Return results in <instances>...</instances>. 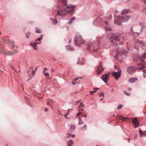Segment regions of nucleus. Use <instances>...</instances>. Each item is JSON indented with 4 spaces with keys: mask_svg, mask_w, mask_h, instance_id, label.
<instances>
[{
    "mask_svg": "<svg viewBox=\"0 0 146 146\" xmlns=\"http://www.w3.org/2000/svg\"><path fill=\"white\" fill-rule=\"evenodd\" d=\"M61 2L62 5L60 6V8L58 11L57 13V15L61 17H64L66 14L72 12L75 7L74 5H66V0H62Z\"/></svg>",
    "mask_w": 146,
    "mask_h": 146,
    "instance_id": "obj_1",
    "label": "nucleus"
},
{
    "mask_svg": "<svg viewBox=\"0 0 146 146\" xmlns=\"http://www.w3.org/2000/svg\"><path fill=\"white\" fill-rule=\"evenodd\" d=\"M123 40V36L122 35H119V33L111 34L110 41L112 46H116L119 43L122 44L123 42H120V41L122 42Z\"/></svg>",
    "mask_w": 146,
    "mask_h": 146,
    "instance_id": "obj_2",
    "label": "nucleus"
},
{
    "mask_svg": "<svg viewBox=\"0 0 146 146\" xmlns=\"http://www.w3.org/2000/svg\"><path fill=\"white\" fill-rule=\"evenodd\" d=\"M9 44L12 46V48L15 50V51L14 52H6L3 49V48H2V47L0 45V51H1L2 53L6 55L9 56L10 55L14 54L17 51V46L15 44L14 42L12 41H10L9 42Z\"/></svg>",
    "mask_w": 146,
    "mask_h": 146,
    "instance_id": "obj_3",
    "label": "nucleus"
},
{
    "mask_svg": "<svg viewBox=\"0 0 146 146\" xmlns=\"http://www.w3.org/2000/svg\"><path fill=\"white\" fill-rule=\"evenodd\" d=\"M85 40L80 35H76L74 38V43L77 46H82L85 43Z\"/></svg>",
    "mask_w": 146,
    "mask_h": 146,
    "instance_id": "obj_4",
    "label": "nucleus"
},
{
    "mask_svg": "<svg viewBox=\"0 0 146 146\" xmlns=\"http://www.w3.org/2000/svg\"><path fill=\"white\" fill-rule=\"evenodd\" d=\"M146 58V53H143L142 55L139 57V60L141 62H138V65L140 66V68H144L145 67L146 63L144 62L143 61Z\"/></svg>",
    "mask_w": 146,
    "mask_h": 146,
    "instance_id": "obj_5",
    "label": "nucleus"
},
{
    "mask_svg": "<svg viewBox=\"0 0 146 146\" xmlns=\"http://www.w3.org/2000/svg\"><path fill=\"white\" fill-rule=\"evenodd\" d=\"M98 43L99 42H97L96 43L89 42L87 48L91 52L96 51V50L95 49V47L97 46Z\"/></svg>",
    "mask_w": 146,
    "mask_h": 146,
    "instance_id": "obj_6",
    "label": "nucleus"
},
{
    "mask_svg": "<svg viewBox=\"0 0 146 146\" xmlns=\"http://www.w3.org/2000/svg\"><path fill=\"white\" fill-rule=\"evenodd\" d=\"M116 54L115 56V58L117 59V58L118 55H123L125 56L127 55V52L125 51L123 48H118L116 50Z\"/></svg>",
    "mask_w": 146,
    "mask_h": 146,
    "instance_id": "obj_7",
    "label": "nucleus"
},
{
    "mask_svg": "<svg viewBox=\"0 0 146 146\" xmlns=\"http://www.w3.org/2000/svg\"><path fill=\"white\" fill-rule=\"evenodd\" d=\"M115 20L114 23L115 24L117 25H121L122 24V21L121 17L115 15Z\"/></svg>",
    "mask_w": 146,
    "mask_h": 146,
    "instance_id": "obj_8",
    "label": "nucleus"
},
{
    "mask_svg": "<svg viewBox=\"0 0 146 146\" xmlns=\"http://www.w3.org/2000/svg\"><path fill=\"white\" fill-rule=\"evenodd\" d=\"M139 68H136L133 66H131L128 67L127 68V71L128 73L129 74L132 73L134 71L136 70L141 69Z\"/></svg>",
    "mask_w": 146,
    "mask_h": 146,
    "instance_id": "obj_9",
    "label": "nucleus"
},
{
    "mask_svg": "<svg viewBox=\"0 0 146 146\" xmlns=\"http://www.w3.org/2000/svg\"><path fill=\"white\" fill-rule=\"evenodd\" d=\"M121 69H119L118 71L117 72H113L111 73L112 76L114 77L115 79L117 80L120 77L121 75Z\"/></svg>",
    "mask_w": 146,
    "mask_h": 146,
    "instance_id": "obj_10",
    "label": "nucleus"
},
{
    "mask_svg": "<svg viewBox=\"0 0 146 146\" xmlns=\"http://www.w3.org/2000/svg\"><path fill=\"white\" fill-rule=\"evenodd\" d=\"M27 73L29 75V77L28 78V80L32 79L35 76V72L34 71L32 70L31 69L28 70Z\"/></svg>",
    "mask_w": 146,
    "mask_h": 146,
    "instance_id": "obj_11",
    "label": "nucleus"
},
{
    "mask_svg": "<svg viewBox=\"0 0 146 146\" xmlns=\"http://www.w3.org/2000/svg\"><path fill=\"white\" fill-rule=\"evenodd\" d=\"M109 76L108 74H105L101 77L103 81L106 83H107L108 81V79Z\"/></svg>",
    "mask_w": 146,
    "mask_h": 146,
    "instance_id": "obj_12",
    "label": "nucleus"
},
{
    "mask_svg": "<svg viewBox=\"0 0 146 146\" xmlns=\"http://www.w3.org/2000/svg\"><path fill=\"white\" fill-rule=\"evenodd\" d=\"M39 43V42H31L29 43V45L33 47L34 50H37L38 49V47L36 45Z\"/></svg>",
    "mask_w": 146,
    "mask_h": 146,
    "instance_id": "obj_13",
    "label": "nucleus"
},
{
    "mask_svg": "<svg viewBox=\"0 0 146 146\" xmlns=\"http://www.w3.org/2000/svg\"><path fill=\"white\" fill-rule=\"evenodd\" d=\"M104 70V69L103 68L102 65V62H100L99 66L97 67V74H99Z\"/></svg>",
    "mask_w": 146,
    "mask_h": 146,
    "instance_id": "obj_14",
    "label": "nucleus"
},
{
    "mask_svg": "<svg viewBox=\"0 0 146 146\" xmlns=\"http://www.w3.org/2000/svg\"><path fill=\"white\" fill-rule=\"evenodd\" d=\"M132 123L134 124V126L136 128L139 125V123L137 118L136 117L132 119Z\"/></svg>",
    "mask_w": 146,
    "mask_h": 146,
    "instance_id": "obj_15",
    "label": "nucleus"
},
{
    "mask_svg": "<svg viewBox=\"0 0 146 146\" xmlns=\"http://www.w3.org/2000/svg\"><path fill=\"white\" fill-rule=\"evenodd\" d=\"M122 21L123 22H125L127 21L130 18V16L129 15H124L121 17Z\"/></svg>",
    "mask_w": 146,
    "mask_h": 146,
    "instance_id": "obj_16",
    "label": "nucleus"
},
{
    "mask_svg": "<svg viewBox=\"0 0 146 146\" xmlns=\"http://www.w3.org/2000/svg\"><path fill=\"white\" fill-rule=\"evenodd\" d=\"M139 26L140 27V33H141L143 31L144 29L146 28V26L144 23H140L139 24Z\"/></svg>",
    "mask_w": 146,
    "mask_h": 146,
    "instance_id": "obj_17",
    "label": "nucleus"
},
{
    "mask_svg": "<svg viewBox=\"0 0 146 146\" xmlns=\"http://www.w3.org/2000/svg\"><path fill=\"white\" fill-rule=\"evenodd\" d=\"M130 12L129 9H125L122 11L121 12V15H125L129 13Z\"/></svg>",
    "mask_w": 146,
    "mask_h": 146,
    "instance_id": "obj_18",
    "label": "nucleus"
},
{
    "mask_svg": "<svg viewBox=\"0 0 146 146\" xmlns=\"http://www.w3.org/2000/svg\"><path fill=\"white\" fill-rule=\"evenodd\" d=\"M54 101L52 99H49L47 102V105L50 106L52 107Z\"/></svg>",
    "mask_w": 146,
    "mask_h": 146,
    "instance_id": "obj_19",
    "label": "nucleus"
},
{
    "mask_svg": "<svg viewBox=\"0 0 146 146\" xmlns=\"http://www.w3.org/2000/svg\"><path fill=\"white\" fill-rule=\"evenodd\" d=\"M137 78H133V77H131L129 79V82L131 83H134L136 81H137Z\"/></svg>",
    "mask_w": 146,
    "mask_h": 146,
    "instance_id": "obj_20",
    "label": "nucleus"
},
{
    "mask_svg": "<svg viewBox=\"0 0 146 146\" xmlns=\"http://www.w3.org/2000/svg\"><path fill=\"white\" fill-rule=\"evenodd\" d=\"M66 48L68 50L73 51L74 50V48L70 45L66 46Z\"/></svg>",
    "mask_w": 146,
    "mask_h": 146,
    "instance_id": "obj_21",
    "label": "nucleus"
},
{
    "mask_svg": "<svg viewBox=\"0 0 146 146\" xmlns=\"http://www.w3.org/2000/svg\"><path fill=\"white\" fill-rule=\"evenodd\" d=\"M82 61H80V60L79 59L77 62L78 64H79L81 65L83 64L84 63V60L83 59H82Z\"/></svg>",
    "mask_w": 146,
    "mask_h": 146,
    "instance_id": "obj_22",
    "label": "nucleus"
},
{
    "mask_svg": "<svg viewBox=\"0 0 146 146\" xmlns=\"http://www.w3.org/2000/svg\"><path fill=\"white\" fill-rule=\"evenodd\" d=\"M145 68V67L144 68H142L141 69H141V70L143 72V75L144 77V78H146V70H143V69H144Z\"/></svg>",
    "mask_w": 146,
    "mask_h": 146,
    "instance_id": "obj_23",
    "label": "nucleus"
},
{
    "mask_svg": "<svg viewBox=\"0 0 146 146\" xmlns=\"http://www.w3.org/2000/svg\"><path fill=\"white\" fill-rule=\"evenodd\" d=\"M73 142V141L71 140H70L67 143L68 146H72Z\"/></svg>",
    "mask_w": 146,
    "mask_h": 146,
    "instance_id": "obj_24",
    "label": "nucleus"
},
{
    "mask_svg": "<svg viewBox=\"0 0 146 146\" xmlns=\"http://www.w3.org/2000/svg\"><path fill=\"white\" fill-rule=\"evenodd\" d=\"M75 18L74 17H73L71 19H70V21L68 22V23L69 24H71L75 20Z\"/></svg>",
    "mask_w": 146,
    "mask_h": 146,
    "instance_id": "obj_25",
    "label": "nucleus"
},
{
    "mask_svg": "<svg viewBox=\"0 0 146 146\" xmlns=\"http://www.w3.org/2000/svg\"><path fill=\"white\" fill-rule=\"evenodd\" d=\"M135 42L137 44H138L139 45L143 44L144 43V42L143 41H139V40L136 41Z\"/></svg>",
    "mask_w": 146,
    "mask_h": 146,
    "instance_id": "obj_26",
    "label": "nucleus"
},
{
    "mask_svg": "<svg viewBox=\"0 0 146 146\" xmlns=\"http://www.w3.org/2000/svg\"><path fill=\"white\" fill-rule=\"evenodd\" d=\"M58 21L56 18H55L52 22V24L53 25H56L57 24Z\"/></svg>",
    "mask_w": 146,
    "mask_h": 146,
    "instance_id": "obj_27",
    "label": "nucleus"
},
{
    "mask_svg": "<svg viewBox=\"0 0 146 146\" xmlns=\"http://www.w3.org/2000/svg\"><path fill=\"white\" fill-rule=\"evenodd\" d=\"M79 123H78V125H80L81 124H83L84 123V122L82 120V119L80 118H79Z\"/></svg>",
    "mask_w": 146,
    "mask_h": 146,
    "instance_id": "obj_28",
    "label": "nucleus"
},
{
    "mask_svg": "<svg viewBox=\"0 0 146 146\" xmlns=\"http://www.w3.org/2000/svg\"><path fill=\"white\" fill-rule=\"evenodd\" d=\"M78 79H79V78H76L74 80V81L72 82V84L73 85H75L77 83V80Z\"/></svg>",
    "mask_w": 146,
    "mask_h": 146,
    "instance_id": "obj_29",
    "label": "nucleus"
},
{
    "mask_svg": "<svg viewBox=\"0 0 146 146\" xmlns=\"http://www.w3.org/2000/svg\"><path fill=\"white\" fill-rule=\"evenodd\" d=\"M100 89L98 88H95L93 89V91H91L90 93H94L96 92L97 90H99Z\"/></svg>",
    "mask_w": 146,
    "mask_h": 146,
    "instance_id": "obj_30",
    "label": "nucleus"
},
{
    "mask_svg": "<svg viewBox=\"0 0 146 146\" xmlns=\"http://www.w3.org/2000/svg\"><path fill=\"white\" fill-rule=\"evenodd\" d=\"M105 30L106 31H110L111 30V29L109 27H105Z\"/></svg>",
    "mask_w": 146,
    "mask_h": 146,
    "instance_id": "obj_31",
    "label": "nucleus"
},
{
    "mask_svg": "<svg viewBox=\"0 0 146 146\" xmlns=\"http://www.w3.org/2000/svg\"><path fill=\"white\" fill-rule=\"evenodd\" d=\"M81 129L82 130H84L86 129V125H84L83 127H82Z\"/></svg>",
    "mask_w": 146,
    "mask_h": 146,
    "instance_id": "obj_32",
    "label": "nucleus"
},
{
    "mask_svg": "<svg viewBox=\"0 0 146 146\" xmlns=\"http://www.w3.org/2000/svg\"><path fill=\"white\" fill-rule=\"evenodd\" d=\"M72 111V109H69L68 110V111L66 112V113L68 115L69 113H71Z\"/></svg>",
    "mask_w": 146,
    "mask_h": 146,
    "instance_id": "obj_33",
    "label": "nucleus"
},
{
    "mask_svg": "<svg viewBox=\"0 0 146 146\" xmlns=\"http://www.w3.org/2000/svg\"><path fill=\"white\" fill-rule=\"evenodd\" d=\"M139 133H140L141 134L140 135V137H141L142 136H145V135H144L143 134V133L142 132V131L141 130H139Z\"/></svg>",
    "mask_w": 146,
    "mask_h": 146,
    "instance_id": "obj_34",
    "label": "nucleus"
},
{
    "mask_svg": "<svg viewBox=\"0 0 146 146\" xmlns=\"http://www.w3.org/2000/svg\"><path fill=\"white\" fill-rule=\"evenodd\" d=\"M75 129V125H71L70 127V129L74 130Z\"/></svg>",
    "mask_w": 146,
    "mask_h": 146,
    "instance_id": "obj_35",
    "label": "nucleus"
},
{
    "mask_svg": "<svg viewBox=\"0 0 146 146\" xmlns=\"http://www.w3.org/2000/svg\"><path fill=\"white\" fill-rule=\"evenodd\" d=\"M71 137V134L68 133L66 135V137L67 138H70Z\"/></svg>",
    "mask_w": 146,
    "mask_h": 146,
    "instance_id": "obj_36",
    "label": "nucleus"
},
{
    "mask_svg": "<svg viewBox=\"0 0 146 146\" xmlns=\"http://www.w3.org/2000/svg\"><path fill=\"white\" fill-rule=\"evenodd\" d=\"M10 66L11 68L13 70H14L15 71H16V70L14 68V66L13 65V64H10L9 65Z\"/></svg>",
    "mask_w": 146,
    "mask_h": 146,
    "instance_id": "obj_37",
    "label": "nucleus"
},
{
    "mask_svg": "<svg viewBox=\"0 0 146 146\" xmlns=\"http://www.w3.org/2000/svg\"><path fill=\"white\" fill-rule=\"evenodd\" d=\"M122 107L123 105H122L120 104L118 106L117 108L118 109H120L122 108Z\"/></svg>",
    "mask_w": 146,
    "mask_h": 146,
    "instance_id": "obj_38",
    "label": "nucleus"
},
{
    "mask_svg": "<svg viewBox=\"0 0 146 146\" xmlns=\"http://www.w3.org/2000/svg\"><path fill=\"white\" fill-rule=\"evenodd\" d=\"M43 74L45 76H47L49 75V74L48 73H46L45 72H43Z\"/></svg>",
    "mask_w": 146,
    "mask_h": 146,
    "instance_id": "obj_39",
    "label": "nucleus"
},
{
    "mask_svg": "<svg viewBox=\"0 0 146 146\" xmlns=\"http://www.w3.org/2000/svg\"><path fill=\"white\" fill-rule=\"evenodd\" d=\"M42 35H41V38H37V39L36 40H35V41H40V40L42 39Z\"/></svg>",
    "mask_w": 146,
    "mask_h": 146,
    "instance_id": "obj_40",
    "label": "nucleus"
},
{
    "mask_svg": "<svg viewBox=\"0 0 146 146\" xmlns=\"http://www.w3.org/2000/svg\"><path fill=\"white\" fill-rule=\"evenodd\" d=\"M123 92L124 94H126V95L127 96H130V93H127L125 91H123Z\"/></svg>",
    "mask_w": 146,
    "mask_h": 146,
    "instance_id": "obj_41",
    "label": "nucleus"
},
{
    "mask_svg": "<svg viewBox=\"0 0 146 146\" xmlns=\"http://www.w3.org/2000/svg\"><path fill=\"white\" fill-rule=\"evenodd\" d=\"M84 105L81 102L79 106V108H82L84 106Z\"/></svg>",
    "mask_w": 146,
    "mask_h": 146,
    "instance_id": "obj_42",
    "label": "nucleus"
},
{
    "mask_svg": "<svg viewBox=\"0 0 146 146\" xmlns=\"http://www.w3.org/2000/svg\"><path fill=\"white\" fill-rule=\"evenodd\" d=\"M117 117H119L120 119H122L123 118V116L122 115H120L117 116Z\"/></svg>",
    "mask_w": 146,
    "mask_h": 146,
    "instance_id": "obj_43",
    "label": "nucleus"
},
{
    "mask_svg": "<svg viewBox=\"0 0 146 146\" xmlns=\"http://www.w3.org/2000/svg\"><path fill=\"white\" fill-rule=\"evenodd\" d=\"M68 115L66 113L64 115V116L65 117V118L67 119H68L69 118V117H67V115Z\"/></svg>",
    "mask_w": 146,
    "mask_h": 146,
    "instance_id": "obj_44",
    "label": "nucleus"
},
{
    "mask_svg": "<svg viewBox=\"0 0 146 146\" xmlns=\"http://www.w3.org/2000/svg\"><path fill=\"white\" fill-rule=\"evenodd\" d=\"M81 114H82V113L81 112H79L77 114V117H78V116L79 115H81Z\"/></svg>",
    "mask_w": 146,
    "mask_h": 146,
    "instance_id": "obj_45",
    "label": "nucleus"
},
{
    "mask_svg": "<svg viewBox=\"0 0 146 146\" xmlns=\"http://www.w3.org/2000/svg\"><path fill=\"white\" fill-rule=\"evenodd\" d=\"M47 68H44V70H43V72H46V71H47Z\"/></svg>",
    "mask_w": 146,
    "mask_h": 146,
    "instance_id": "obj_46",
    "label": "nucleus"
},
{
    "mask_svg": "<svg viewBox=\"0 0 146 146\" xmlns=\"http://www.w3.org/2000/svg\"><path fill=\"white\" fill-rule=\"evenodd\" d=\"M36 32L38 33H40L41 32V31L39 29H38L36 30Z\"/></svg>",
    "mask_w": 146,
    "mask_h": 146,
    "instance_id": "obj_47",
    "label": "nucleus"
},
{
    "mask_svg": "<svg viewBox=\"0 0 146 146\" xmlns=\"http://www.w3.org/2000/svg\"><path fill=\"white\" fill-rule=\"evenodd\" d=\"M102 96L103 97H104V92H102L101 93V94L100 95V96Z\"/></svg>",
    "mask_w": 146,
    "mask_h": 146,
    "instance_id": "obj_48",
    "label": "nucleus"
},
{
    "mask_svg": "<svg viewBox=\"0 0 146 146\" xmlns=\"http://www.w3.org/2000/svg\"><path fill=\"white\" fill-rule=\"evenodd\" d=\"M112 18V15H110L108 17V19L109 20L111 19Z\"/></svg>",
    "mask_w": 146,
    "mask_h": 146,
    "instance_id": "obj_49",
    "label": "nucleus"
},
{
    "mask_svg": "<svg viewBox=\"0 0 146 146\" xmlns=\"http://www.w3.org/2000/svg\"><path fill=\"white\" fill-rule=\"evenodd\" d=\"M123 121H125L126 120V118L123 117L122 119Z\"/></svg>",
    "mask_w": 146,
    "mask_h": 146,
    "instance_id": "obj_50",
    "label": "nucleus"
},
{
    "mask_svg": "<svg viewBox=\"0 0 146 146\" xmlns=\"http://www.w3.org/2000/svg\"><path fill=\"white\" fill-rule=\"evenodd\" d=\"M105 23L106 24V26H108V22H107V21H105Z\"/></svg>",
    "mask_w": 146,
    "mask_h": 146,
    "instance_id": "obj_51",
    "label": "nucleus"
},
{
    "mask_svg": "<svg viewBox=\"0 0 146 146\" xmlns=\"http://www.w3.org/2000/svg\"><path fill=\"white\" fill-rule=\"evenodd\" d=\"M144 3L146 4V0H141Z\"/></svg>",
    "mask_w": 146,
    "mask_h": 146,
    "instance_id": "obj_52",
    "label": "nucleus"
},
{
    "mask_svg": "<svg viewBox=\"0 0 146 146\" xmlns=\"http://www.w3.org/2000/svg\"><path fill=\"white\" fill-rule=\"evenodd\" d=\"M44 110L46 112L48 111V108H46L44 109Z\"/></svg>",
    "mask_w": 146,
    "mask_h": 146,
    "instance_id": "obj_53",
    "label": "nucleus"
},
{
    "mask_svg": "<svg viewBox=\"0 0 146 146\" xmlns=\"http://www.w3.org/2000/svg\"><path fill=\"white\" fill-rule=\"evenodd\" d=\"M75 135H73H73H71V137H73H73H75Z\"/></svg>",
    "mask_w": 146,
    "mask_h": 146,
    "instance_id": "obj_54",
    "label": "nucleus"
},
{
    "mask_svg": "<svg viewBox=\"0 0 146 146\" xmlns=\"http://www.w3.org/2000/svg\"><path fill=\"white\" fill-rule=\"evenodd\" d=\"M50 19L51 20V21H52V22L53 20V19L52 18H50Z\"/></svg>",
    "mask_w": 146,
    "mask_h": 146,
    "instance_id": "obj_55",
    "label": "nucleus"
},
{
    "mask_svg": "<svg viewBox=\"0 0 146 146\" xmlns=\"http://www.w3.org/2000/svg\"><path fill=\"white\" fill-rule=\"evenodd\" d=\"M103 98H104V97L103 98H101L100 99V100H101V101H102V100L103 99Z\"/></svg>",
    "mask_w": 146,
    "mask_h": 146,
    "instance_id": "obj_56",
    "label": "nucleus"
},
{
    "mask_svg": "<svg viewBox=\"0 0 146 146\" xmlns=\"http://www.w3.org/2000/svg\"><path fill=\"white\" fill-rule=\"evenodd\" d=\"M130 119V118L129 117H127L126 118V120L128 119Z\"/></svg>",
    "mask_w": 146,
    "mask_h": 146,
    "instance_id": "obj_57",
    "label": "nucleus"
},
{
    "mask_svg": "<svg viewBox=\"0 0 146 146\" xmlns=\"http://www.w3.org/2000/svg\"><path fill=\"white\" fill-rule=\"evenodd\" d=\"M26 37L27 38H29V36H28V35H26Z\"/></svg>",
    "mask_w": 146,
    "mask_h": 146,
    "instance_id": "obj_58",
    "label": "nucleus"
},
{
    "mask_svg": "<svg viewBox=\"0 0 146 146\" xmlns=\"http://www.w3.org/2000/svg\"><path fill=\"white\" fill-rule=\"evenodd\" d=\"M78 78H79V79H80V78H81H81H83V77H78Z\"/></svg>",
    "mask_w": 146,
    "mask_h": 146,
    "instance_id": "obj_59",
    "label": "nucleus"
},
{
    "mask_svg": "<svg viewBox=\"0 0 146 146\" xmlns=\"http://www.w3.org/2000/svg\"><path fill=\"white\" fill-rule=\"evenodd\" d=\"M71 42V40H70L69 41V42H68V43H70Z\"/></svg>",
    "mask_w": 146,
    "mask_h": 146,
    "instance_id": "obj_60",
    "label": "nucleus"
},
{
    "mask_svg": "<svg viewBox=\"0 0 146 146\" xmlns=\"http://www.w3.org/2000/svg\"><path fill=\"white\" fill-rule=\"evenodd\" d=\"M87 116V115H84V117H86Z\"/></svg>",
    "mask_w": 146,
    "mask_h": 146,
    "instance_id": "obj_61",
    "label": "nucleus"
},
{
    "mask_svg": "<svg viewBox=\"0 0 146 146\" xmlns=\"http://www.w3.org/2000/svg\"><path fill=\"white\" fill-rule=\"evenodd\" d=\"M137 34H138V35H139V34H140V33H137Z\"/></svg>",
    "mask_w": 146,
    "mask_h": 146,
    "instance_id": "obj_62",
    "label": "nucleus"
},
{
    "mask_svg": "<svg viewBox=\"0 0 146 146\" xmlns=\"http://www.w3.org/2000/svg\"><path fill=\"white\" fill-rule=\"evenodd\" d=\"M117 11H115V13H117Z\"/></svg>",
    "mask_w": 146,
    "mask_h": 146,
    "instance_id": "obj_63",
    "label": "nucleus"
},
{
    "mask_svg": "<svg viewBox=\"0 0 146 146\" xmlns=\"http://www.w3.org/2000/svg\"><path fill=\"white\" fill-rule=\"evenodd\" d=\"M144 132H145V133H146V130L145 131H144Z\"/></svg>",
    "mask_w": 146,
    "mask_h": 146,
    "instance_id": "obj_64",
    "label": "nucleus"
}]
</instances>
